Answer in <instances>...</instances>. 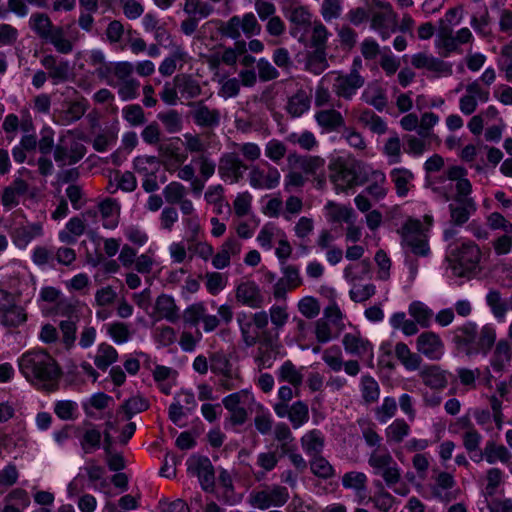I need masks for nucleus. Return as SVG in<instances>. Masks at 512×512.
<instances>
[{"instance_id": "nucleus-61", "label": "nucleus", "mask_w": 512, "mask_h": 512, "mask_svg": "<svg viewBox=\"0 0 512 512\" xmlns=\"http://www.w3.org/2000/svg\"><path fill=\"white\" fill-rule=\"evenodd\" d=\"M367 477L362 472H347L342 477V485L347 489H354L357 492L366 491Z\"/></svg>"}, {"instance_id": "nucleus-56", "label": "nucleus", "mask_w": 512, "mask_h": 512, "mask_svg": "<svg viewBox=\"0 0 512 512\" xmlns=\"http://www.w3.org/2000/svg\"><path fill=\"white\" fill-rule=\"evenodd\" d=\"M385 182V174L381 171H374L372 173V182L365 188L364 192L376 200L382 199L387 193L384 187Z\"/></svg>"}, {"instance_id": "nucleus-45", "label": "nucleus", "mask_w": 512, "mask_h": 512, "mask_svg": "<svg viewBox=\"0 0 512 512\" xmlns=\"http://www.w3.org/2000/svg\"><path fill=\"white\" fill-rule=\"evenodd\" d=\"M118 353L116 349L106 343L99 345L94 364L100 370L105 371L111 364L116 362Z\"/></svg>"}, {"instance_id": "nucleus-15", "label": "nucleus", "mask_w": 512, "mask_h": 512, "mask_svg": "<svg viewBox=\"0 0 512 512\" xmlns=\"http://www.w3.org/2000/svg\"><path fill=\"white\" fill-rule=\"evenodd\" d=\"M113 397L97 392L90 397L84 399L81 403L85 415L94 420H100L104 417L103 412L114 406Z\"/></svg>"}, {"instance_id": "nucleus-30", "label": "nucleus", "mask_w": 512, "mask_h": 512, "mask_svg": "<svg viewBox=\"0 0 512 512\" xmlns=\"http://www.w3.org/2000/svg\"><path fill=\"white\" fill-rule=\"evenodd\" d=\"M30 29L43 41L50 36L57 26H54L49 16L36 12L30 16Z\"/></svg>"}, {"instance_id": "nucleus-49", "label": "nucleus", "mask_w": 512, "mask_h": 512, "mask_svg": "<svg viewBox=\"0 0 512 512\" xmlns=\"http://www.w3.org/2000/svg\"><path fill=\"white\" fill-rule=\"evenodd\" d=\"M328 210V221L331 223H352L353 220V209L350 207L339 206L332 202L326 205Z\"/></svg>"}, {"instance_id": "nucleus-7", "label": "nucleus", "mask_w": 512, "mask_h": 512, "mask_svg": "<svg viewBox=\"0 0 512 512\" xmlns=\"http://www.w3.org/2000/svg\"><path fill=\"white\" fill-rule=\"evenodd\" d=\"M421 223L418 220H408L399 231L402 244L408 246L417 256L427 257L430 254L428 241L421 234Z\"/></svg>"}, {"instance_id": "nucleus-54", "label": "nucleus", "mask_w": 512, "mask_h": 512, "mask_svg": "<svg viewBox=\"0 0 512 512\" xmlns=\"http://www.w3.org/2000/svg\"><path fill=\"white\" fill-rule=\"evenodd\" d=\"M162 194L165 201L173 206L186 197L187 191L182 183L172 181L163 188Z\"/></svg>"}, {"instance_id": "nucleus-4", "label": "nucleus", "mask_w": 512, "mask_h": 512, "mask_svg": "<svg viewBox=\"0 0 512 512\" xmlns=\"http://www.w3.org/2000/svg\"><path fill=\"white\" fill-rule=\"evenodd\" d=\"M288 489L281 485L265 486L261 490L252 491L249 495L251 506L260 510H267L270 507H282L289 500Z\"/></svg>"}, {"instance_id": "nucleus-39", "label": "nucleus", "mask_w": 512, "mask_h": 512, "mask_svg": "<svg viewBox=\"0 0 512 512\" xmlns=\"http://www.w3.org/2000/svg\"><path fill=\"white\" fill-rule=\"evenodd\" d=\"M237 322L244 343L248 347L254 346L259 340V331L254 326L251 317L245 313H240L237 315Z\"/></svg>"}, {"instance_id": "nucleus-23", "label": "nucleus", "mask_w": 512, "mask_h": 512, "mask_svg": "<svg viewBox=\"0 0 512 512\" xmlns=\"http://www.w3.org/2000/svg\"><path fill=\"white\" fill-rule=\"evenodd\" d=\"M10 235L14 245L24 249L32 240L43 235V227L39 222L29 223L13 229Z\"/></svg>"}, {"instance_id": "nucleus-3", "label": "nucleus", "mask_w": 512, "mask_h": 512, "mask_svg": "<svg viewBox=\"0 0 512 512\" xmlns=\"http://www.w3.org/2000/svg\"><path fill=\"white\" fill-rule=\"evenodd\" d=\"M481 256V250L476 243L472 241L462 243L450 253L449 260L453 273L458 277H470L475 274Z\"/></svg>"}, {"instance_id": "nucleus-13", "label": "nucleus", "mask_w": 512, "mask_h": 512, "mask_svg": "<svg viewBox=\"0 0 512 512\" xmlns=\"http://www.w3.org/2000/svg\"><path fill=\"white\" fill-rule=\"evenodd\" d=\"M330 171V180L335 185L337 191L344 192L349 188L362 184L355 169L344 163L332 164Z\"/></svg>"}, {"instance_id": "nucleus-8", "label": "nucleus", "mask_w": 512, "mask_h": 512, "mask_svg": "<svg viewBox=\"0 0 512 512\" xmlns=\"http://www.w3.org/2000/svg\"><path fill=\"white\" fill-rule=\"evenodd\" d=\"M187 471L197 476L201 488L211 492L215 485L214 467L207 456H192L187 460Z\"/></svg>"}, {"instance_id": "nucleus-58", "label": "nucleus", "mask_w": 512, "mask_h": 512, "mask_svg": "<svg viewBox=\"0 0 512 512\" xmlns=\"http://www.w3.org/2000/svg\"><path fill=\"white\" fill-rule=\"evenodd\" d=\"M117 72H118V62L109 61L107 64H104L102 67H96L94 73L101 81H104L107 85L111 87H116L119 84L117 81Z\"/></svg>"}, {"instance_id": "nucleus-63", "label": "nucleus", "mask_w": 512, "mask_h": 512, "mask_svg": "<svg viewBox=\"0 0 512 512\" xmlns=\"http://www.w3.org/2000/svg\"><path fill=\"white\" fill-rule=\"evenodd\" d=\"M360 119L369 127V129L378 135L384 134L387 131L385 121L371 110L362 112Z\"/></svg>"}, {"instance_id": "nucleus-22", "label": "nucleus", "mask_w": 512, "mask_h": 512, "mask_svg": "<svg viewBox=\"0 0 512 512\" xmlns=\"http://www.w3.org/2000/svg\"><path fill=\"white\" fill-rule=\"evenodd\" d=\"M419 376L424 384H453L456 377L453 373L437 364H426L420 368Z\"/></svg>"}, {"instance_id": "nucleus-31", "label": "nucleus", "mask_w": 512, "mask_h": 512, "mask_svg": "<svg viewBox=\"0 0 512 512\" xmlns=\"http://www.w3.org/2000/svg\"><path fill=\"white\" fill-rule=\"evenodd\" d=\"M25 308L17 302L0 314V324L6 328H17L27 321Z\"/></svg>"}, {"instance_id": "nucleus-2", "label": "nucleus", "mask_w": 512, "mask_h": 512, "mask_svg": "<svg viewBox=\"0 0 512 512\" xmlns=\"http://www.w3.org/2000/svg\"><path fill=\"white\" fill-rule=\"evenodd\" d=\"M19 369L28 381H54L61 369L55 359L44 350H32L24 353L18 361Z\"/></svg>"}, {"instance_id": "nucleus-14", "label": "nucleus", "mask_w": 512, "mask_h": 512, "mask_svg": "<svg viewBox=\"0 0 512 512\" xmlns=\"http://www.w3.org/2000/svg\"><path fill=\"white\" fill-rule=\"evenodd\" d=\"M416 348L419 353L433 361L440 360L445 351L442 339L432 331L423 332L417 337Z\"/></svg>"}, {"instance_id": "nucleus-52", "label": "nucleus", "mask_w": 512, "mask_h": 512, "mask_svg": "<svg viewBox=\"0 0 512 512\" xmlns=\"http://www.w3.org/2000/svg\"><path fill=\"white\" fill-rule=\"evenodd\" d=\"M326 55V50L314 49L307 57V69L315 75L321 74L328 68Z\"/></svg>"}, {"instance_id": "nucleus-57", "label": "nucleus", "mask_w": 512, "mask_h": 512, "mask_svg": "<svg viewBox=\"0 0 512 512\" xmlns=\"http://www.w3.org/2000/svg\"><path fill=\"white\" fill-rule=\"evenodd\" d=\"M123 119L132 127H138L146 123L145 112L139 104H130L122 109Z\"/></svg>"}, {"instance_id": "nucleus-26", "label": "nucleus", "mask_w": 512, "mask_h": 512, "mask_svg": "<svg viewBox=\"0 0 512 512\" xmlns=\"http://www.w3.org/2000/svg\"><path fill=\"white\" fill-rule=\"evenodd\" d=\"M310 106V95L305 90L299 89L288 98L285 110L291 117L297 118L306 113L310 109Z\"/></svg>"}, {"instance_id": "nucleus-9", "label": "nucleus", "mask_w": 512, "mask_h": 512, "mask_svg": "<svg viewBox=\"0 0 512 512\" xmlns=\"http://www.w3.org/2000/svg\"><path fill=\"white\" fill-rule=\"evenodd\" d=\"M473 343L470 345L467 356L474 357L478 355L487 356L497 339V331L493 324H485L480 329L478 326L475 335L472 338Z\"/></svg>"}, {"instance_id": "nucleus-46", "label": "nucleus", "mask_w": 512, "mask_h": 512, "mask_svg": "<svg viewBox=\"0 0 512 512\" xmlns=\"http://www.w3.org/2000/svg\"><path fill=\"white\" fill-rule=\"evenodd\" d=\"M394 461L393 457L387 451L380 453L375 450L368 458V464L372 467L373 473L381 477H383L385 471H388V468Z\"/></svg>"}, {"instance_id": "nucleus-44", "label": "nucleus", "mask_w": 512, "mask_h": 512, "mask_svg": "<svg viewBox=\"0 0 512 512\" xmlns=\"http://www.w3.org/2000/svg\"><path fill=\"white\" fill-rule=\"evenodd\" d=\"M362 101L373 106L378 111H383L387 105L385 92L379 86H368L361 95Z\"/></svg>"}, {"instance_id": "nucleus-60", "label": "nucleus", "mask_w": 512, "mask_h": 512, "mask_svg": "<svg viewBox=\"0 0 512 512\" xmlns=\"http://www.w3.org/2000/svg\"><path fill=\"white\" fill-rule=\"evenodd\" d=\"M210 369L213 373L221 374L230 378L232 373V365L225 354L215 352L210 357Z\"/></svg>"}, {"instance_id": "nucleus-6", "label": "nucleus", "mask_w": 512, "mask_h": 512, "mask_svg": "<svg viewBox=\"0 0 512 512\" xmlns=\"http://www.w3.org/2000/svg\"><path fill=\"white\" fill-rule=\"evenodd\" d=\"M86 153V147L72 138L61 137L54 148V160L58 166L74 165L78 163Z\"/></svg>"}, {"instance_id": "nucleus-5", "label": "nucleus", "mask_w": 512, "mask_h": 512, "mask_svg": "<svg viewBox=\"0 0 512 512\" xmlns=\"http://www.w3.org/2000/svg\"><path fill=\"white\" fill-rule=\"evenodd\" d=\"M336 74L332 84V91L339 98L351 100L357 93L358 89L364 86L365 78L360 75L357 68H351L347 74L341 72H332Z\"/></svg>"}, {"instance_id": "nucleus-12", "label": "nucleus", "mask_w": 512, "mask_h": 512, "mask_svg": "<svg viewBox=\"0 0 512 512\" xmlns=\"http://www.w3.org/2000/svg\"><path fill=\"white\" fill-rule=\"evenodd\" d=\"M280 178L279 170L270 164H267V170L252 166L249 172V184L254 189H274L279 185Z\"/></svg>"}, {"instance_id": "nucleus-40", "label": "nucleus", "mask_w": 512, "mask_h": 512, "mask_svg": "<svg viewBox=\"0 0 512 512\" xmlns=\"http://www.w3.org/2000/svg\"><path fill=\"white\" fill-rule=\"evenodd\" d=\"M486 304L499 322L504 321L510 307L509 304L502 299L501 293L498 290L492 289L487 293Z\"/></svg>"}, {"instance_id": "nucleus-62", "label": "nucleus", "mask_w": 512, "mask_h": 512, "mask_svg": "<svg viewBox=\"0 0 512 512\" xmlns=\"http://www.w3.org/2000/svg\"><path fill=\"white\" fill-rule=\"evenodd\" d=\"M310 469L315 476L323 479H328L334 475L332 465L321 455L312 457Z\"/></svg>"}, {"instance_id": "nucleus-37", "label": "nucleus", "mask_w": 512, "mask_h": 512, "mask_svg": "<svg viewBox=\"0 0 512 512\" xmlns=\"http://www.w3.org/2000/svg\"><path fill=\"white\" fill-rule=\"evenodd\" d=\"M259 352L262 354L260 359L262 362L268 361L272 358L279 348L278 335L272 334L268 330L259 332Z\"/></svg>"}, {"instance_id": "nucleus-11", "label": "nucleus", "mask_w": 512, "mask_h": 512, "mask_svg": "<svg viewBox=\"0 0 512 512\" xmlns=\"http://www.w3.org/2000/svg\"><path fill=\"white\" fill-rule=\"evenodd\" d=\"M247 169L248 166L243 163L236 153L232 152L221 156L218 173L223 180L238 183L243 177V172Z\"/></svg>"}, {"instance_id": "nucleus-42", "label": "nucleus", "mask_w": 512, "mask_h": 512, "mask_svg": "<svg viewBox=\"0 0 512 512\" xmlns=\"http://www.w3.org/2000/svg\"><path fill=\"white\" fill-rule=\"evenodd\" d=\"M157 119L162 123L166 132L169 134L179 133L183 129L182 116L175 109L158 113Z\"/></svg>"}, {"instance_id": "nucleus-55", "label": "nucleus", "mask_w": 512, "mask_h": 512, "mask_svg": "<svg viewBox=\"0 0 512 512\" xmlns=\"http://www.w3.org/2000/svg\"><path fill=\"white\" fill-rule=\"evenodd\" d=\"M288 418L294 429H298L309 420L308 406L302 401L295 402L289 409Z\"/></svg>"}, {"instance_id": "nucleus-59", "label": "nucleus", "mask_w": 512, "mask_h": 512, "mask_svg": "<svg viewBox=\"0 0 512 512\" xmlns=\"http://www.w3.org/2000/svg\"><path fill=\"white\" fill-rule=\"evenodd\" d=\"M278 379L289 384H301L303 375L291 361H285L279 369Z\"/></svg>"}, {"instance_id": "nucleus-53", "label": "nucleus", "mask_w": 512, "mask_h": 512, "mask_svg": "<svg viewBox=\"0 0 512 512\" xmlns=\"http://www.w3.org/2000/svg\"><path fill=\"white\" fill-rule=\"evenodd\" d=\"M409 425L403 419H396L386 428V438L388 442L400 443L408 436Z\"/></svg>"}, {"instance_id": "nucleus-51", "label": "nucleus", "mask_w": 512, "mask_h": 512, "mask_svg": "<svg viewBox=\"0 0 512 512\" xmlns=\"http://www.w3.org/2000/svg\"><path fill=\"white\" fill-rule=\"evenodd\" d=\"M408 311L421 327H429L433 313L426 305L422 302L414 301L409 305Z\"/></svg>"}, {"instance_id": "nucleus-38", "label": "nucleus", "mask_w": 512, "mask_h": 512, "mask_svg": "<svg viewBox=\"0 0 512 512\" xmlns=\"http://www.w3.org/2000/svg\"><path fill=\"white\" fill-rule=\"evenodd\" d=\"M390 178L395 185L397 195L399 197L407 196L409 184L414 179V174L406 168H394L390 172Z\"/></svg>"}, {"instance_id": "nucleus-47", "label": "nucleus", "mask_w": 512, "mask_h": 512, "mask_svg": "<svg viewBox=\"0 0 512 512\" xmlns=\"http://www.w3.org/2000/svg\"><path fill=\"white\" fill-rule=\"evenodd\" d=\"M44 42L52 44L55 50L61 54H69L73 51V43L65 37L61 26L56 27Z\"/></svg>"}, {"instance_id": "nucleus-34", "label": "nucleus", "mask_w": 512, "mask_h": 512, "mask_svg": "<svg viewBox=\"0 0 512 512\" xmlns=\"http://www.w3.org/2000/svg\"><path fill=\"white\" fill-rule=\"evenodd\" d=\"M85 228V223L81 218L77 216L72 217L66 223L65 230L59 232V240L65 244H75L77 237L84 234Z\"/></svg>"}, {"instance_id": "nucleus-21", "label": "nucleus", "mask_w": 512, "mask_h": 512, "mask_svg": "<svg viewBox=\"0 0 512 512\" xmlns=\"http://www.w3.org/2000/svg\"><path fill=\"white\" fill-rule=\"evenodd\" d=\"M476 327L475 322L467 321L451 331V341L458 353L467 356L469 347L473 343L472 338L475 335Z\"/></svg>"}, {"instance_id": "nucleus-25", "label": "nucleus", "mask_w": 512, "mask_h": 512, "mask_svg": "<svg viewBox=\"0 0 512 512\" xmlns=\"http://www.w3.org/2000/svg\"><path fill=\"white\" fill-rule=\"evenodd\" d=\"M98 210L104 228L115 229L118 226L120 207L115 199L106 198L98 204Z\"/></svg>"}, {"instance_id": "nucleus-35", "label": "nucleus", "mask_w": 512, "mask_h": 512, "mask_svg": "<svg viewBox=\"0 0 512 512\" xmlns=\"http://www.w3.org/2000/svg\"><path fill=\"white\" fill-rule=\"evenodd\" d=\"M438 40L436 45L443 49L442 56L448 57L451 53L457 51L458 44L453 35V30L449 25H443V20L439 21Z\"/></svg>"}, {"instance_id": "nucleus-17", "label": "nucleus", "mask_w": 512, "mask_h": 512, "mask_svg": "<svg viewBox=\"0 0 512 512\" xmlns=\"http://www.w3.org/2000/svg\"><path fill=\"white\" fill-rule=\"evenodd\" d=\"M41 65L48 71V76L54 85L64 83L69 79L70 65L67 60L58 59L52 54L41 59Z\"/></svg>"}, {"instance_id": "nucleus-1", "label": "nucleus", "mask_w": 512, "mask_h": 512, "mask_svg": "<svg viewBox=\"0 0 512 512\" xmlns=\"http://www.w3.org/2000/svg\"><path fill=\"white\" fill-rule=\"evenodd\" d=\"M467 169L463 166H450L445 171V175L441 177V181L445 179L455 181L456 194L454 203L449 204V212L451 222L456 226L465 224L470 216L476 211V203L470 197L472 193V184L467 178Z\"/></svg>"}, {"instance_id": "nucleus-33", "label": "nucleus", "mask_w": 512, "mask_h": 512, "mask_svg": "<svg viewBox=\"0 0 512 512\" xmlns=\"http://www.w3.org/2000/svg\"><path fill=\"white\" fill-rule=\"evenodd\" d=\"M454 485L455 480L453 476L447 472H441L437 476L436 484L432 488L434 497L442 502H450L455 496L448 490L453 488Z\"/></svg>"}, {"instance_id": "nucleus-10", "label": "nucleus", "mask_w": 512, "mask_h": 512, "mask_svg": "<svg viewBox=\"0 0 512 512\" xmlns=\"http://www.w3.org/2000/svg\"><path fill=\"white\" fill-rule=\"evenodd\" d=\"M491 349L490 367L492 371L501 376L511 366L512 361V344L506 338H501L495 341Z\"/></svg>"}, {"instance_id": "nucleus-19", "label": "nucleus", "mask_w": 512, "mask_h": 512, "mask_svg": "<svg viewBox=\"0 0 512 512\" xmlns=\"http://www.w3.org/2000/svg\"><path fill=\"white\" fill-rule=\"evenodd\" d=\"M236 299L250 308H260L264 303V296L254 281L240 283L236 288Z\"/></svg>"}, {"instance_id": "nucleus-36", "label": "nucleus", "mask_w": 512, "mask_h": 512, "mask_svg": "<svg viewBox=\"0 0 512 512\" xmlns=\"http://www.w3.org/2000/svg\"><path fill=\"white\" fill-rule=\"evenodd\" d=\"M301 445L305 453L311 457L320 455L324 447V437L320 430L313 429L301 438Z\"/></svg>"}, {"instance_id": "nucleus-48", "label": "nucleus", "mask_w": 512, "mask_h": 512, "mask_svg": "<svg viewBox=\"0 0 512 512\" xmlns=\"http://www.w3.org/2000/svg\"><path fill=\"white\" fill-rule=\"evenodd\" d=\"M486 446V461L494 464L497 461L507 463L512 458V454L504 445H497L494 441L489 440Z\"/></svg>"}, {"instance_id": "nucleus-16", "label": "nucleus", "mask_w": 512, "mask_h": 512, "mask_svg": "<svg viewBox=\"0 0 512 512\" xmlns=\"http://www.w3.org/2000/svg\"><path fill=\"white\" fill-rule=\"evenodd\" d=\"M370 27L376 31L382 40H387L398 31L397 13H375L370 17Z\"/></svg>"}, {"instance_id": "nucleus-43", "label": "nucleus", "mask_w": 512, "mask_h": 512, "mask_svg": "<svg viewBox=\"0 0 512 512\" xmlns=\"http://www.w3.org/2000/svg\"><path fill=\"white\" fill-rule=\"evenodd\" d=\"M133 169L141 176L157 174L160 170V163L156 156H137L133 160Z\"/></svg>"}, {"instance_id": "nucleus-27", "label": "nucleus", "mask_w": 512, "mask_h": 512, "mask_svg": "<svg viewBox=\"0 0 512 512\" xmlns=\"http://www.w3.org/2000/svg\"><path fill=\"white\" fill-rule=\"evenodd\" d=\"M288 19L294 25L291 29V35L296 36L298 33L303 35L311 26L312 14L306 7L297 6L290 10Z\"/></svg>"}, {"instance_id": "nucleus-41", "label": "nucleus", "mask_w": 512, "mask_h": 512, "mask_svg": "<svg viewBox=\"0 0 512 512\" xmlns=\"http://www.w3.org/2000/svg\"><path fill=\"white\" fill-rule=\"evenodd\" d=\"M183 11L188 16L200 21L209 17L213 13L214 7L203 0H185Z\"/></svg>"}, {"instance_id": "nucleus-29", "label": "nucleus", "mask_w": 512, "mask_h": 512, "mask_svg": "<svg viewBox=\"0 0 512 512\" xmlns=\"http://www.w3.org/2000/svg\"><path fill=\"white\" fill-rule=\"evenodd\" d=\"M317 124L327 132H332L344 126L342 114L335 109L320 110L315 114Z\"/></svg>"}, {"instance_id": "nucleus-24", "label": "nucleus", "mask_w": 512, "mask_h": 512, "mask_svg": "<svg viewBox=\"0 0 512 512\" xmlns=\"http://www.w3.org/2000/svg\"><path fill=\"white\" fill-rule=\"evenodd\" d=\"M155 312L161 319H165L170 323H176L180 319L179 308L172 296L161 294L155 302Z\"/></svg>"}, {"instance_id": "nucleus-18", "label": "nucleus", "mask_w": 512, "mask_h": 512, "mask_svg": "<svg viewBox=\"0 0 512 512\" xmlns=\"http://www.w3.org/2000/svg\"><path fill=\"white\" fill-rule=\"evenodd\" d=\"M342 343L347 353L372 362L373 346L370 341L363 338L360 334L347 333L344 335Z\"/></svg>"}, {"instance_id": "nucleus-50", "label": "nucleus", "mask_w": 512, "mask_h": 512, "mask_svg": "<svg viewBox=\"0 0 512 512\" xmlns=\"http://www.w3.org/2000/svg\"><path fill=\"white\" fill-rule=\"evenodd\" d=\"M218 30L221 36L238 40L241 36V22L240 17L237 15L232 16L227 21L216 20Z\"/></svg>"}, {"instance_id": "nucleus-32", "label": "nucleus", "mask_w": 512, "mask_h": 512, "mask_svg": "<svg viewBox=\"0 0 512 512\" xmlns=\"http://www.w3.org/2000/svg\"><path fill=\"white\" fill-rule=\"evenodd\" d=\"M83 424L87 428L80 439V445L86 454H90L100 448L102 433L89 421H84Z\"/></svg>"}, {"instance_id": "nucleus-28", "label": "nucleus", "mask_w": 512, "mask_h": 512, "mask_svg": "<svg viewBox=\"0 0 512 512\" xmlns=\"http://www.w3.org/2000/svg\"><path fill=\"white\" fill-rule=\"evenodd\" d=\"M173 82L182 98L186 100L194 99L202 93L198 80L194 79L191 75L178 74L173 78Z\"/></svg>"}, {"instance_id": "nucleus-20", "label": "nucleus", "mask_w": 512, "mask_h": 512, "mask_svg": "<svg viewBox=\"0 0 512 512\" xmlns=\"http://www.w3.org/2000/svg\"><path fill=\"white\" fill-rule=\"evenodd\" d=\"M191 112L194 123L199 127L214 128L220 124V112L217 109H210L203 101L191 102Z\"/></svg>"}, {"instance_id": "nucleus-64", "label": "nucleus", "mask_w": 512, "mask_h": 512, "mask_svg": "<svg viewBox=\"0 0 512 512\" xmlns=\"http://www.w3.org/2000/svg\"><path fill=\"white\" fill-rule=\"evenodd\" d=\"M330 35L331 33L323 23L320 21L315 22L312 29L311 46L314 49L326 50L327 40Z\"/></svg>"}]
</instances>
